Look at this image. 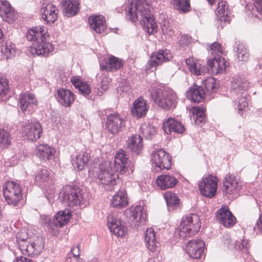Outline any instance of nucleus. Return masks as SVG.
<instances>
[{"instance_id":"obj_1","label":"nucleus","mask_w":262,"mask_h":262,"mask_svg":"<svg viewBox=\"0 0 262 262\" xmlns=\"http://www.w3.org/2000/svg\"><path fill=\"white\" fill-rule=\"evenodd\" d=\"M114 169L110 166L107 162L95 166L92 170V174L97 178V181L103 185L105 189L112 190L116 184L118 173L124 174L128 171L129 164L126 152L122 149H119L115 156Z\"/></svg>"},{"instance_id":"obj_2","label":"nucleus","mask_w":262,"mask_h":262,"mask_svg":"<svg viewBox=\"0 0 262 262\" xmlns=\"http://www.w3.org/2000/svg\"><path fill=\"white\" fill-rule=\"evenodd\" d=\"M126 18L132 22L137 20L142 21L145 30L148 35L157 31V24L155 21L149 6L144 0H128V5L125 8Z\"/></svg>"},{"instance_id":"obj_3","label":"nucleus","mask_w":262,"mask_h":262,"mask_svg":"<svg viewBox=\"0 0 262 262\" xmlns=\"http://www.w3.org/2000/svg\"><path fill=\"white\" fill-rule=\"evenodd\" d=\"M47 30L43 26H38L28 30L26 39L33 43L31 52L33 54L47 57L53 51L54 47L47 39Z\"/></svg>"},{"instance_id":"obj_4","label":"nucleus","mask_w":262,"mask_h":262,"mask_svg":"<svg viewBox=\"0 0 262 262\" xmlns=\"http://www.w3.org/2000/svg\"><path fill=\"white\" fill-rule=\"evenodd\" d=\"M18 247L24 255H38L44 247L42 239L37 235H31L24 229L16 235Z\"/></svg>"},{"instance_id":"obj_5","label":"nucleus","mask_w":262,"mask_h":262,"mask_svg":"<svg viewBox=\"0 0 262 262\" xmlns=\"http://www.w3.org/2000/svg\"><path fill=\"white\" fill-rule=\"evenodd\" d=\"M250 86L249 82L245 78L236 76L233 77L230 84L232 96H235L234 103L237 106L238 113L242 115L243 110L248 106L246 91Z\"/></svg>"},{"instance_id":"obj_6","label":"nucleus","mask_w":262,"mask_h":262,"mask_svg":"<svg viewBox=\"0 0 262 262\" xmlns=\"http://www.w3.org/2000/svg\"><path fill=\"white\" fill-rule=\"evenodd\" d=\"M150 96L157 104L166 110L173 109L177 104L176 94L170 89L163 90L154 89L150 92Z\"/></svg>"},{"instance_id":"obj_7","label":"nucleus","mask_w":262,"mask_h":262,"mask_svg":"<svg viewBox=\"0 0 262 262\" xmlns=\"http://www.w3.org/2000/svg\"><path fill=\"white\" fill-rule=\"evenodd\" d=\"M59 197L62 202L67 206L73 207L81 206L83 197L79 187L72 185H66L60 190Z\"/></svg>"},{"instance_id":"obj_8","label":"nucleus","mask_w":262,"mask_h":262,"mask_svg":"<svg viewBox=\"0 0 262 262\" xmlns=\"http://www.w3.org/2000/svg\"><path fill=\"white\" fill-rule=\"evenodd\" d=\"M201 227L200 219L195 213H189L185 216L178 229L181 237L184 238L197 233Z\"/></svg>"},{"instance_id":"obj_9","label":"nucleus","mask_w":262,"mask_h":262,"mask_svg":"<svg viewBox=\"0 0 262 262\" xmlns=\"http://www.w3.org/2000/svg\"><path fill=\"white\" fill-rule=\"evenodd\" d=\"M6 202L13 207L18 206L23 200L22 189L19 183L9 181L5 183L3 188Z\"/></svg>"},{"instance_id":"obj_10","label":"nucleus","mask_w":262,"mask_h":262,"mask_svg":"<svg viewBox=\"0 0 262 262\" xmlns=\"http://www.w3.org/2000/svg\"><path fill=\"white\" fill-rule=\"evenodd\" d=\"M217 181V178L211 174L203 177L199 183L200 193L209 198L213 197L216 192Z\"/></svg>"},{"instance_id":"obj_11","label":"nucleus","mask_w":262,"mask_h":262,"mask_svg":"<svg viewBox=\"0 0 262 262\" xmlns=\"http://www.w3.org/2000/svg\"><path fill=\"white\" fill-rule=\"evenodd\" d=\"M105 114L107 118L105 125L107 132L113 135L118 134L125 126V121L117 113Z\"/></svg>"},{"instance_id":"obj_12","label":"nucleus","mask_w":262,"mask_h":262,"mask_svg":"<svg viewBox=\"0 0 262 262\" xmlns=\"http://www.w3.org/2000/svg\"><path fill=\"white\" fill-rule=\"evenodd\" d=\"M42 133V128L39 122L28 120L23 125V135L32 141L39 139Z\"/></svg>"},{"instance_id":"obj_13","label":"nucleus","mask_w":262,"mask_h":262,"mask_svg":"<svg viewBox=\"0 0 262 262\" xmlns=\"http://www.w3.org/2000/svg\"><path fill=\"white\" fill-rule=\"evenodd\" d=\"M152 164L158 168L157 171L164 169H168L172 163V158L169 154L160 148L152 153Z\"/></svg>"},{"instance_id":"obj_14","label":"nucleus","mask_w":262,"mask_h":262,"mask_svg":"<svg viewBox=\"0 0 262 262\" xmlns=\"http://www.w3.org/2000/svg\"><path fill=\"white\" fill-rule=\"evenodd\" d=\"M223 184L222 191L226 195L236 193L241 189L242 186L241 181L233 174L231 173L226 175Z\"/></svg>"},{"instance_id":"obj_15","label":"nucleus","mask_w":262,"mask_h":262,"mask_svg":"<svg viewBox=\"0 0 262 262\" xmlns=\"http://www.w3.org/2000/svg\"><path fill=\"white\" fill-rule=\"evenodd\" d=\"M172 58L171 54L168 50H159L153 53L148 61V68L151 71L152 68L161 65L164 62L169 61Z\"/></svg>"},{"instance_id":"obj_16","label":"nucleus","mask_w":262,"mask_h":262,"mask_svg":"<svg viewBox=\"0 0 262 262\" xmlns=\"http://www.w3.org/2000/svg\"><path fill=\"white\" fill-rule=\"evenodd\" d=\"M19 103L21 110L25 114L32 113L37 105L34 95L28 92L20 95Z\"/></svg>"},{"instance_id":"obj_17","label":"nucleus","mask_w":262,"mask_h":262,"mask_svg":"<svg viewBox=\"0 0 262 262\" xmlns=\"http://www.w3.org/2000/svg\"><path fill=\"white\" fill-rule=\"evenodd\" d=\"M216 217L219 223L227 228L233 227L236 222L235 217L227 206L219 209L216 212Z\"/></svg>"},{"instance_id":"obj_18","label":"nucleus","mask_w":262,"mask_h":262,"mask_svg":"<svg viewBox=\"0 0 262 262\" xmlns=\"http://www.w3.org/2000/svg\"><path fill=\"white\" fill-rule=\"evenodd\" d=\"M107 225L110 231L114 235L120 237L125 235L126 228L122 225L119 217L116 213L108 215Z\"/></svg>"},{"instance_id":"obj_19","label":"nucleus","mask_w":262,"mask_h":262,"mask_svg":"<svg viewBox=\"0 0 262 262\" xmlns=\"http://www.w3.org/2000/svg\"><path fill=\"white\" fill-rule=\"evenodd\" d=\"M205 242L199 239H192L187 243L186 252L192 258L198 259L201 257L203 253Z\"/></svg>"},{"instance_id":"obj_20","label":"nucleus","mask_w":262,"mask_h":262,"mask_svg":"<svg viewBox=\"0 0 262 262\" xmlns=\"http://www.w3.org/2000/svg\"><path fill=\"white\" fill-rule=\"evenodd\" d=\"M229 62L220 55L208 59L207 66L210 68L211 72L213 74H219L225 71Z\"/></svg>"},{"instance_id":"obj_21","label":"nucleus","mask_w":262,"mask_h":262,"mask_svg":"<svg viewBox=\"0 0 262 262\" xmlns=\"http://www.w3.org/2000/svg\"><path fill=\"white\" fill-rule=\"evenodd\" d=\"M58 12L56 6L51 4H43L40 9L42 18L48 24L55 23L58 18Z\"/></svg>"},{"instance_id":"obj_22","label":"nucleus","mask_w":262,"mask_h":262,"mask_svg":"<svg viewBox=\"0 0 262 262\" xmlns=\"http://www.w3.org/2000/svg\"><path fill=\"white\" fill-rule=\"evenodd\" d=\"M162 128L164 133L167 135H170L172 132L182 134L185 130L184 125L181 122L171 118L163 122Z\"/></svg>"},{"instance_id":"obj_23","label":"nucleus","mask_w":262,"mask_h":262,"mask_svg":"<svg viewBox=\"0 0 262 262\" xmlns=\"http://www.w3.org/2000/svg\"><path fill=\"white\" fill-rule=\"evenodd\" d=\"M0 16L9 23H12L16 18V13L10 4L5 0L0 1Z\"/></svg>"},{"instance_id":"obj_24","label":"nucleus","mask_w":262,"mask_h":262,"mask_svg":"<svg viewBox=\"0 0 262 262\" xmlns=\"http://www.w3.org/2000/svg\"><path fill=\"white\" fill-rule=\"evenodd\" d=\"M88 20L91 28L97 33L101 34L106 29L105 18L102 15H91Z\"/></svg>"},{"instance_id":"obj_25","label":"nucleus","mask_w":262,"mask_h":262,"mask_svg":"<svg viewBox=\"0 0 262 262\" xmlns=\"http://www.w3.org/2000/svg\"><path fill=\"white\" fill-rule=\"evenodd\" d=\"M148 109L145 100L142 97H139L134 102L130 112L134 117L140 118L146 115Z\"/></svg>"},{"instance_id":"obj_26","label":"nucleus","mask_w":262,"mask_h":262,"mask_svg":"<svg viewBox=\"0 0 262 262\" xmlns=\"http://www.w3.org/2000/svg\"><path fill=\"white\" fill-rule=\"evenodd\" d=\"M156 182L158 186L163 190L174 188L178 183V180L172 174H164L159 176Z\"/></svg>"},{"instance_id":"obj_27","label":"nucleus","mask_w":262,"mask_h":262,"mask_svg":"<svg viewBox=\"0 0 262 262\" xmlns=\"http://www.w3.org/2000/svg\"><path fill=\"white\" fill-rule=\"evenodd\" d=\"M127 148L132 154L138 155L143 148L142 138L139 135H133L127 141Z\"/></svg>"},{"instance_id":"obj_28","label":"nucleus","mask_w":262,"mask_h":262,"mask_svg":"<svg viewBox=\"0 0 262 262\" xmlns=\"http://www.w3.org/2000/svg\"><path fill=\"white\" fill-rule=\"evenodd\" d=\"M55 97L58 102L66 107L70 106L74 100V95L69 90L61 89L57 92Z\"/></svg>"},{"instance_id":"obj_29","label":"nucleus","mask_w":262,"mask_h":262,"mask_svg":"<svg viewBox=\"0 0 262 262\" xmlns=\"http://www.w3.org/2000/svg\"><path fill=\"white\" fill-rule=\"evenodd\" d=\"M123 66V61L118 57L111 56L104 64H100L101 70H106L108 72H115L120 69Z\"/></svg>"},{"instance_id":"obj_30","label":"nucleus","mask_w":262,"mask_h":262,"mask_svg":"<svg viewBox=\"0 0 262 262\" xmlns=\"http://www.w3.org/2000/svg\"><path fill=\"white\" fill-rule=\"evenodd\" d=\"M186 97L191 101L199 103L205 99V91L202 86L194 85L187 91Z\"/></svg>"},{"instance_id":"obj_31","label":"nucleus","mask_w":262,"mask_h":262,"mask_svg":"<svg viewBox=\"0 0 262 262\" xmlns=\"http://www.w3.org/2000/svg\"><path fill=\"white\" fill-rule=\"evenodd\" d=\"M61 4L63 14L67 17L75 15L79 9V4L77 0H62Z\"/></svg>"},{"instance_id":"obj_32","label":"nucleus","mask_w":262,"mask_h":262,"mask_svg":"<svg viewBox=\"0 0 262 262\" xmlns=\"http://www.w3.org/2000/svg\"><path fill=\"white\" fill-rule=\"evenodd\" d=\"M71 81L81 95L86 98H89L91 92L90 87L88 84L82 81L80 76H74L72 77Z\"/></svg>"},{"instance_id":"obj_33","label":"nucleus","mask_w":262,"mask_h":262,"mask_svg":"<svg viewBox=\"0 0 262 262\" xmlns=\"http://www.w3.org/2000/svg\"><path fill=\"white\" fill-rule=\"evenodd\" d=\"M185 62L188 70L193 75H202L209 72V69L207 68L202 66L193 58L186 59Z\"/></svg>"},{"instance_id":"obj_34","label":"nucleus","mask_w":262,"mask_h":262,"mask_svg":"<svg viewBox=\"0 0 262 262\" xmlns=\"http://www.w3.org/2000/svg\"><path fill=\"white\" fill-rule=\"evenodd\" d=\"M55 150L47 144H40L36 147V155L40 159L47 161L53 156Z\"/></svg>"},{"instance_id":"obj_35","label":"nucleus","mask_w":262,"mask_h":262,"mask_svg":"<svg viewBox=\"0 0 262 262\" xmlns=\"http://www.w3.org/2000/svg\"><path fill=\"white\" fill-rule=\"evenodd\" d=\"M145 242L146 246L151 252L156 251L159 245L156 238V233L151 228H148L145 233Z\"/></svg>"},{"instance_id":"obj_36","label":"nucleus","mask_w":262,"mask_h":262,"mask_svg":"<svg viewBox=\"0 0 262 262\" xmlns=\"http://www.w3.org/2000/svg\"><path fill=\"white\" fill-rule=\"evenodd\" d=\"M71 216V212L69 210L60 211L55 215L52 223L54 226L61 227L69 221Z\"/></svg>"},{"instance_id":"obj_37","label":"nucleus","mask_w":262,"mask_h":262,"mask_svg":"<svg viewBox=\"0 0 262 262\" xmlns=\"http://www.w3.org/2000/svg\"><path fill=\"white\" fill-rule=\"evenodd\" d=\"M112 204L115 207L122 208L128 204L127 194L124 191H119L113 196Z\"/></svg>"},{"instance_id":"obj_38","label":"nucleus","mask_w":262,"mask_h":262,"mask_svg":"<svg viewBox=\"0 0 262 262\" xmlns=\"http://www.w3.org/2000/svg\"><path fill=\"white\" fill-rule=\"evenodd\" d=\"M169 210L178 208L180 200L177 195L172 191H167L163 194Z\"/></svg>"},{"instance_id":"obj_39","label":"nucleus","mask_w":262,"mask_h":262,"mask_svg":"<svg viewBox=\"0 0 262 262\" xmlns=\"http://www.w3.org/2000/svg\"><path fill=\"white\" fill-rule=\"evenodd\" d=\"M90 160L88 154H79L72 160V164L78 170H82Z\"/></svg>"},{"instance_id":"obj_40","label":"nucleus","mask_w":262,"mask_h":262,"mask_svg":"<svg viewBox=\"0 0 262 262\" xmlns=\"http://www.w3.org/2000/svg\"><path fill=\"white\" fill-rule=\"evenodd\" d=\"M237 58L238 61L247 62L249 59V53L246 47L240 42H236L235 47Z\"/></svg>"},{"instance_id":"obj_41","label":"nucleus","mask_w":262,"mask_h":262,"mask_svg":"<svg viewBox=\"0 0 262 262\" xmlns=\"http://www.w3.org/2000/svg\"><path fill=\"white\" fill-rule=\"evenodd\" d=\"M51 170L46 168H42L39 169L36 172L35 181L38 185H42L48 182L50 178Z\"/></svg>"},{"instance_id":"obj_42","label":"nucleus","mask_w":262,"mask_h":262,"mask_svg":"<svg viewBox=\"0 0 262 262\" xmlns=\"http://www.w3.org/2000/svg\"><path fill=\"white\" fill-rule=\"evenodd\" d=\"M11 142V136L7 130L0 128V149L7 148Z\"/></svg>"},{"instance_id":"obj_43","label":"nucleus","mask_w":262,"mask_h":262,"mask_svg":"<svg viewBox=\"0 0 262 262\" xmlns=\"http://www.w3.org/2000/svg\"><path fill=\"white\" fill-rule=\"evenodd\" d=\"M127 215L129 216L130 220L132 222H138L141 220L142 216V207L140 206H136L129 208L126 212Z\"/></svg>"},{"instance_id":"obj_44","label":"nucleus","mask_w":262,"mask_h":262,"mask_svg":"<svg viewBox=\"0 0 262 262\" xmlns=\"http://www.w3.org/2000/svg\"><path fill=\"white\" fill-rule=\"evenodd\" d=\"M247 8L252 16L258 18L259 15H262V0H255L254 5H247Z\"/></svg>"},{"instance_id":"obj_45","label":"nucleus","mask_w":262,"mask_h":262,"mask_svg":"<svg viewBox=\"0 0 262 262\" xmlns=\"http://www.w3.org/2000/svg\"><path fill=\"white\" fill-rule=\"evenodd\" d=\"M173 6L184 13L189 12L191 9L190 0H173Z\"/></svg>"},{"instance_id":"obj_46","label":"nucleus","mask_w":262,"mask_h":262,"mask_svg":"<svg viewBox=\"0 0 262 262\" xmlns=\"http://www.w3.org/2000/svg\"><path fill=\"white\" fill-rule=\"evenodd\" d=\"M203 84L209 93H213L218 89V83L216 80L212 77H209L203 82Z\"/></svg>"},{"instance_id":"obj_47","label":"nucleus","mask_w":262,"mask_h":262,"mask_svg":"<svg viewBox=\"0 0 262 262\" xmlns=\"http://www.w3.org/2000/svg\"><path fill=\"white\" fill-rule=\"evenodd\" d=\"M193 118L198 125L202 123L205 121V112L202 107H195L192 110Z\"/></svg>"},{"instance_id":"obj_48","label":"nucleus","mask_w":262,"mask_h":262,"mask_svg":"<svg viewBox=\"0 0 262 262\" xmlns=\"http://www.w3.org/2000/svg\"><path fill=\"white\" fill-rule=\"evenodd\" d=\"M217 12L220 14H223V16L221 17V21H227V18L225 17V15L227 16L229 13L228 10V6L226 2L221 1L218 3L217 8L216 9Z\"/></svg>"},{"instance_id":"obj_49","label":"nucleus","mask_w":262,"mask_h":262,"mask_svg":"<svg viewBox=\"0 0 262 262\" xmlns=\"http://www.w3.org/2000/svg\"><path fill=\"white\" fill-rule=\"evenodd\" d=\"M8 83V80L5 78L0 77V97H2L3 100L6 99H3V97H6L10 92Z\"/></svg>"},{"instance_id":"obj_50","label":"nucleus","mask_w":262,"mask_h":262,"mask_svg":"<svg viewBox=\"0 0 262 262\" xmlns=\"http://www.w3.org/2000/svg\"><path fill=\"white\" fill-rule=\"evenodd\" d=\"M141 130L143 136L147 139H152L153 136L155 134V128L146 124L141 125Z\"/></svg>"},{"instance_id":"obj_51","label":"nucleus","mask_w":262,"mask_h":262,"mask_svg":"<svg viewBox=\"0 0 262 262\" xmlns=\"http://www.w3.org/2000/svg\"><path fill=\"white\" fill-rule=\"evenodd\" d=\"M72 255L78 262H82V259L80 258V244H78L76 247L71 249L70 252L68 254V257L66 259V262H71Z\"/></svg>"},{"instance_id":"obj_52","label":"nucleus","mask_w":262,"mask_h":262,"mask_svg":"<svg viewBox=\"0 0 262 262\" xmlns=\"http://www.w3.org/2000/svg\"><path fill=\"white\" fill-rule=\"evenodd\" d=\"M210 50L211 54L214 56H220L223 54V51L222 49L221 45L218 42H215L210 46Z\"/></svg>"},{"instance_id":"obj_53","label":"nucleus","mask_w":262,"mask_h":262,"mask_svg":"<svg viewBox=\"0 0 262 262\" xmlns=\"http://www.w3.org/2000/svg\"><path fill=\"white\" fill-rule=\"evenodd\" d=\"M161 28L164 34L170 36L174 33V31L172 28V23H170L168 25H162Z\"/></svg>"},{"instance_id":"obj_54","label":"nucleus","mask_w":262,"mask_h":262,"mask_svg":"<svg viewBox=\"0 0 262 262\" xmlns=\"http://www.w3.org/2000/svg\"><path fill=\"white\" fill-rule=\"evenodd\" d=\"M53 221H51L49 216H44L42 218L41 223L48 229H53Z\"/></svg>"},{"instance_id":"obj_55","label":"nucleus","mask_w":262,"mask_h":262,"mask_svg":"<svg viewBox=\"0 0 262 262\" xmlns=\"http://www.w3.org/2000/svg\"><path fill=\"white\" fill-rule=\"evenodd\" d=\"M191 41V37L187 35H184L181 37L180 40V43L182 46H187L189 45Z\"/></svg>"},{"instance_id":"obj_56","label":"nucleus","mask_w":262,"mask_h":262,"mask_svg":"<svg viewBox=\"0 0 262 262\" xmlns=\"http://www.w3.org/2000/svg\"><path fill=\"white\" fill-rule=\"evenodd\" d=\"M159 23L161 24V27H162V25H168L171 23L168 17L163 14L160 15L159 18Z\"/></svg>"},{"instance_id":"obj_57","label":"nucleus","mask_w":262,"mask_h":262,"mask_svg":"<svg viewBox=\"0 0 262 262\" xmlns=\"http://www.w3.org/2000/svg\"><path fill=\"white\" fill-rule=\"evenodd\" d=\"M15 262H35L30 258L20 256L16 258Z\"/></svg>"},{"instance_id":"obj_58","label":"nucleus","mask_w":262,"mask_h":262,"mask_svg":"<svg viewBox=\"0 0 262 262\" xmlns=\"http://www.w3.org/2000/svg\"><path fill=\"white\" fill-rule=\"evenodd\" d=\"M256 227L258 229V231L262 234V213L259 215L258 220L256 223Z\"/></svg>"},{"instance_id":"obj_59","label":"nucleus","mask_w":262,"mask_h":262,"mask_svg":"<svg viewBox=\"0 0 262 262\" xmlns=\"http://www.w3.org/2000/svg\"><path fill=\"white\" fill-rule=\"evenodd\" d=\"M5 49L6 50H9L10 55H13L15 53L14 49L11 46L10 48H8V47L6 46Z\"/></svg>"},{"instance_id":"obj_60","label":"nucleus","mask_w":262,"mask_h":262,"mask_svg":"<svg viewBox=\"0 0 262 262\" xmlns=\"http://www.w3.org/2000/svg\"><path fill=\"white\" fill-rule=\"evenodd\" d=\"M119 89L122 91H127L129 89V88L128 86H126L125 88L121 89V87H119Z\"/></svg>"},{"instance_id":"obj_61","label":"nucleus","mask_w":262,"mask_h":262,"mask_svg":"<svg viewBox=\"0 0 262 262\" xmlns=\"http://www.w3.org/2000/svg\"><path fill=\"white\" fill-rule=\"evenodd\" d=\"M3 35V33L2 32L1 29H0V42L3 40H2Z\"/></svg>"},{"instance_id":"obj_62","label":"nucleus","mask_w":262,"mask_h":262,"mask_svg":"<svg viewBox=\"0 0 262 262\" xmlns=\"http://www.w3.org/2000/svg\"><path fill=\"white\" fill-rule=\"evenodd\" d=\"M209 4L210 5H213L214 4V0H207Z\"/></svg>"},{"instance_id":"obj_63","label":"nucleus","mask_w":262,"mask_h":262,"mask_svg":"<svg viewBox=\"0 0 262 262\" xmlns=\"http://www.w3.org/2000/svg\"><path fill=\"white\" fill-rule=\"evenodd\" d=\"M91 262H98V261H97L96 259H94V260H92V261H91Z\"/></svg>"},{"instance_id":"obj_64","label":"nucleus","mask_w":262,"mask_h":262,"mask_svg":"<svg viewBox=\"0 0 262 262\" xmlns=\"http://www.w3.org/2000/svg\"><path fill=\"white\" fill-rule=\"evenodd\" d=\"M147 262H152V260H149Z\"/></svg>"}]
</instances>
